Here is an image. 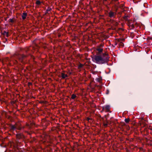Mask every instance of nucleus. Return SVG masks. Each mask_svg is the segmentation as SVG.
Instances as JSON below:
<instances>
[{
	"instance_id": "f257e3e1",
	"label": "nucleus",
	"mask_w": 152,
	"mask_h": 152,
	"mask_svg": "<svg viewBox=\"0 0 152 152\" xmlns=\"http://www.w3.org/2000/svg\"><path fill=\"white\" fill-rule=\"evenodd\" d=\"M92 58L93 61L99 64L107 63L109 61V58L105 53H103L102 55H95Z\"/></svg>"
},
{
	"instance_id": "f03ea898",
	"label": "nucleus",
	"mask_w": 152,
	"mask_h": 152,
	"mask_svg": "<svg viewBox=\"0 0 152 152\" xmlns=\"http://www.w3.org/2000/svg\"><path fill=\"white\" fill-rule=\"evenodd\" d=\"M27 56L23 54H20L18 53H15L12 56L11 60L13 61L15 64H18V62L16 59H18L20 62L22 64H25L26 63V58Z\"/></svg>"
},
{
	"instance_id": "7ed1b4c3",
	"label": "nucleus",
	"mask_w": 152,
	"mask_h": 152,
	"mask_svg": "<svg viewBox=\"0 0 152 152\" xmlns=\"http://www.w3.org/2000/svg\"><path fill=\"white\" fill-rule=\"evenodd\" d=\"M103 46V45L101 44L100 45L97 46L96 48V50L97 51V55H100L101 53L102 52L103 49L101 48V47H102Z\"/></svg>"
},
{
	"instance_id": "20e7f679",
	"label": "nucleus",
	"mask_w": 152,
	"mask_h": 152,
	"mask_svg": "<svg viewBox=\"0 0 152 152\" xmlns=\"http://www.w3.org/2000/svg\"><path fill=\"white\" fill-rule=\"evenodd\" d=\"M16 136L18 139V140H21V141H23L24 138V136L21 133L17 134L16 135ZM18 142H19V141H18Z\"/></svg>"
},
{
	"instance_id": "39448f33",
	"label": "nucleus",
	"mask_w": 152,
	"mask_h": 152,
	"mask_svg": "<svg viewBox=\"0 0 152 152\" xmlns=\"http://www.w3.org/2000/svg\"><path fill=\"white\" fill-rule=\"evenodd\" d=\"M116 13L111 11H110L108 13V16L110 18H115V17Z\"/></svg>"
},
{
	"instance_id": "423d86ee",
	"label": "nucleus",
	"mask_w": 152,
	"mask_h": 152,
	"mask_svg": "<svg viewBox=\"0 0 152 152\" xmlns=\"http://www.w3.org/2000/svg\"><path fill=\"white\" fill-rule=\"evenodd\" d=\"M17 128V126L15 125H12V124H9V129L10 131L11 132H13L15 131Z\"/></svg>"
},
{
	"instance_id": "0eeeda50",
	"label": "nucleus",
	"mask_w": 152,
	"mask_h": 152,
	"mask_svg": "<svg viewBox=\"0 0 152 152\" xmlns=\"http://www.w3.org/2000/svg\"><path fill=\"white\" fill-rule=\"evenodd\" d=\"M125 39H120V42L118 43L119 46L120 47H123L124 46V44L121 41H124L125 40Z\"/></svg>"
},
{
	"instance_id": "6e6552de",
	"label": "nucleus",
	"mask_w": 152,
	"mask_h": 152,
	"mask_svg": "<svg viewBox=\"0 0 152 152\" xmlns=\"http://www.w3.org/2000/svg\"><path fill=\"white\" fill-rule=\"evenodd\" d=\"M24 50L26 53H28L29 55L30 54L31 52V51L30 48H26L24 49Z\"/></svg>"
},
{
	"instance_id": "1a4fd4ad",
	"label": "nucleus",
	"mask_w": 152,
	"mask_h": 152,
	"mask_svg": "<svg viewBox=\"0 0 152 152\" xmlns=\"http://www.w3.org/2000/svg\"><path fill=\"white\" fill-rule=\"evenodd\" d=\"M110 108V106L109 105H107L104 106L103 107V109H105L107 110H109Z\"/></svg>"
},
{
	"instance_id": "9d476101",
	"label": "nucleus",
	"mask_w": 152,
	"mask_h": 152,
	"mask_svg": "<svg viewBox=\"0 0 152 152\" xmlns=\"http://www.w3.org/2000/svg\"><path fill=\"white\" fill-rule=\"evenodd\" d=\"M27 16V13H26L23 12L22 14V18L23 20H25L26 18V16Z\"/></svg>"
},
{
	"instance_id": "9b49d317",
	"label": "nucleus",
	"mask_w": 152,
	"mask_h": 152,
	"mask_svg": "<svg viewBox=\"0 0 152 152\" xmlns=\"http://www.w3.org/2000/svg\"><path fill=\"white\" fill-rule=\"evenodd\" d=\"M135 25L136 26V27H137L138 26H142L143 28L144 29L145 28L144 25L141 23V26H140V25L139 24L137 23L136 22L135 23Z\"/></svg>"
},
{
	"instance_id": "f8f14e48",
	"label": "nucleus",
	"mask_w": 152,
	"mask_h": 152,
	"mask_svg": "<svg viewBox=\"0 0 152 152\" xmlns=\"http://www.w3.org/2000/svg\"><path fill=\"white\" fill-rule=\"evenodd\" d=\"M120 39H115V45H116L117 44L118 45V43L120 42Z\"/></svg>"
},
{
	"instance_id": "ddd939ff",
	"label": "nucleus",
	"mask_w": 152,
	"mask_h": 152,
	"mask_svg": "<svg viewBox=\"0 0 152 152\" xmlns=\"http://www.w3.org/2000/svg\"><path fill=\"white\" fill-rule=\"evenodd\" d=\"M2 34L4 36H6L7 37H9V34L8 32L4 31Z\"/></svg>"
},
{
	"instance_id": "4468645a",
	"label": "nucleus",
	"mask_w": 152,
	"mask_h": 152,
	"mask_svg": "<svg viewBox=\"0 0 152 152\" xmlns=\"http://www.w3.org/2000/svg\"><path fill=\"white\" fill-rule=\"evenodd\" d=\"M61 77L63 79H65L66 77H68V75H67L65 74L64 73H61Z\"/></svg>"
},
{
	"instance_id": "2eb2a0df",
	"label": "nucleus",
	"mask_w": 152,
	"mask_h": 152,
	"mask_svg": "<svg viewBox=\"0 0 152 152\" xmlns=\"http://www.w3.org/2000/svg\"><path fill=\"white\" fill-rule=\"evenodd\" d=\"M130 29H133L134 28V26L133 23H132L129 27Z\"/></svg>"
},
{
	"instance_id": "dca6fc26",
	"label": "nucleus",
	"mask_w": 152,
	"mask_h": 152,
	"mask_svg": "<svg viewBox=\"0 0 152 152\" xmlns=\"http://www.w3.org/2000/svg\"><path fill=\"white\" fill-rule=\"evenodd\" d=\"M38 39L36 38L33 41V42L36 45L37 44L39 43V42H37L38 41Z\"/></svg>"
},
{
	"instance_id": "f3484780",
	"label": "nucleus",
	"mask_w": 152,
	"mask_h": 152,
	"mask_svg": "<svg viewBox=\"0 0 152 152\" xmlns=\"http://www.w3.org/2000/svg\"><path fill=\"white\" fill-rule=\"evenodd\" d=\"M127 21V24L129 27L132 24L131 23L130 21L129 20H128Z\"/></svg>"
},
{
	"instance_id": "a211bd4d",
	"label": "nucleus",
	"mask_w": 152,
	"mask_h": 152,
	"mask_svg": "<svg viewBox=\"0 0 152 152\" xmlns=\"http://www.w3.org/2000/svg\"><path fill=\"white\" fill-rule=\"evenodd\" d=\"M130 120V119L129 118H125L124 120V121H125V122L126 124H128V123H129Z\"/></svg>"
},
{
	"instance_id": "6ab92c4d",
	"label": "nucleus",
	"mask_w": 152,
	"mask_h": 152,
	"mask_svg": "<svg viewBox=\"0 0 152 152\" xmlns=\"http://www.w3.org/2000/svg\"><path fill=\"white\" fill-rule=\"evenodd\" d=\"M102 79V78H97L96 79V80L97 82H100Z\"/></svg>"
},
{
	"instance_id": "aec40b11",
	"label": "nucleus",
	"mask_w": 152,
	"mask_h": 152,
	"mask_svg": "<svg viewBox=\"0 0 152 152\" xmlns=\"http://www.w3.org/2000/svg\"><path fill=\"white\" fill-rule=\"evenodd\" d=\"M77 96L75 94H73L72 95L71 98L72 99H74Z\"/></svg>"
},
{
	"instance_id": "412c9836",
	"label": "nucleus",
	"mask_w": 152,
	"mask_h": 152,
	"mask_svg": "<svg viewBox=\"0 0 152 152\" xmlns=\"http://www.w3.org/2000/svg\"><path fill=\"white\" fill-rule=\"evenodd\" d=\"M52 10V9L50 7H48L47 9L46 10V11L47 12L50 11Z\"/></svg>"
},
{
	"instance_id": "4be33fe9",
	"label": "nucleus",
	"mask_w": 152,
	"mask_h": 152,
	"mask_svg": "<svg viewBox=\"0 0 152 152\" xmlns=\"http://www.w3.org/2000/svg\"><path fill=\"white\" fill-rule=\"evenodd\" d=\"M36 3L37 5H40L41 4V2L37 0L36 1Z\"/></svg>"
},
{
	"instance_id": "5701e85b",
	"label": "nucleus",
	"mask_w": 152,
	"mask_h": 152,
	"mask_svg": "<svg viewBox=\"0 0 152 152\" xmlns=\"http://www.w3.org/2000/svg\"><path fill=\"white\" fill-rule=\"evenodd\" d=\"M123 18H124V20H125L126 21H127V20H128V18H127V16H125L124 17H123Z\"/></svg>"
},
{
	"instance_id": "b1692460",
	"label": "nucleus",
	"mask_w": 152,
	"mask_h": 152,
	"mask_svg": "<svg viewBox=\"0 0 152 152\" xmlns=\"http://www.w3.org/2000/svg\"><path fill=\"white\" fill-rule=\"evenodd\" d=\"M87 120L88 121H89L90 120L92 121V119L91 118H90L89 117H87Z\"/></svg>"
},
{
	"instance_id": "393cba45",
	"label": "nucleus",
	"mask_w": 152,
	"mask_h": 152,
	"mask_svg": "<svg viewBox=\"0 0 152 152\" xmlns=\"http://www.w3.org/2000/svg\"><path fill=\"white\" fill-rule=\"evenodd\" d=\"M16 129H18V130H21L22 129V128H21V127H20V126H18V127H17V126Z\"/></svg>"
},
{
	"instance_id": "a878e982",
	"label": "nucleus",
	"mask_w": 152,
	"mask_h": 152,
	"mask_svg": "<svg viewBox=\"0 0 152 152\" xmlns=\"http://www.w3.org/2000/svg\"><path fill=\"white\" fill-rule=\"evenodd\" d=\"M9 20V21L11 23H13L14 22V20L12 19H10Z\"/></svg>"
},
{
	"instance_id": "bb28decb",
	"label": "nucleus",
	"mask_w": 152,
	"mask_h": 152,
	"mask_svg": "<svg viewBox=\"0 0 152 152\" xmlns=\"http://www.w3.org/2000/svg\"><path fill=\"white\" fill-rule=\"evenodd\" d=\"M103 125L104 126L107 127V123H105L104 122Z\"/></svg>"
},
{
	"instance_id": "cd10ccee",
	"label": "nucleus",
	"mask_w": 152,
	"mask_h": 152,
	"mask_svg": "<svg viewBox=\"0 0 152 152\" xmlns=\"http://www.w3.org/2000/svg\"><path fill=\"white\" fill-rule=\"evenodd\" d=\"M109 90H107V92H106V94H109Z\"/></svg>"
},
{
	"instance_id": "c85d7f7f",
	"label": "nucleus",
	"mask_w": 152,
	"mask_h": 152,
	"mask_svg": "<svg viewBox=\"0 0 152 152\" xmlns=\"http://www.w3.org/2000/svg\"><path fill=\"white\" fill-rule=\"evenodd\" d=\"M124 6V5L123 4H121V6H119V7H120V8H121L123 7Z\"/></svg>"
},
{
	"instance_id": "c756f323",
	"label": "nucleus",
	"mask_w": 152,
	"mask_h": 152,
	"mask_svg": "<svg viewBox=\"0 0 152 152\" xmlns=\"http://www.w3.org/2000/svg\"><path fill=\"white\" fill-rule=\"evenodd\" d=\"M99 118H101L102 120H104V118H102L101 117V115H99Z\"/></svg>"
},
{
	"instance_id": "7c9ffc66",
	"label": "nucleus",
	"mask_w": 152,
	"mask_h": 152,
	"mask_svg": "<svg viewBox=\"0 0 152 152\" xmlns=\"http://www.w3.org/2000/svg\"><path fill=\"white\" fill-rule=\"evenodd\" d=\"M15 39V41L16 42L18 41V39L16 38V39Z\"/></svg>"
},
{
	"instance_id": "2f4dec72",
	"label": "nucleus",
	"mask_w": 152,
	"mask_h": 152,
	"mask_svg": "<svg viewBox=\"0 0 152 152\" xmlns=\"http://www.w3.org/2000/svg\"><path fill=\"white\" fill-rule=\"evenodd\" d=\"M149 145L150 146L152 147V144H149Z\"/></svg>"
},
{
	"instance_id": "473e14b6",
	"label": "nucleus",
	"mask_w": 152,
	"mask_h": 152,
	"mask_svg": "<svg viewBox=\"0 0 152 152\" xmlns=\"http://www.w3.org/2000/svg\"><path fill=\"white\" fill-rule=\"evenodd\" d=\"M117 10H118V8H117L116 9L115 12H117Z\"/></svg>"
},
{
	"instance_id": "72a5a7b5",
	"label": "nucleus",
	"mask_w": 152,
	"mask_h": 152,
	"mask_svg": "<svg viewBox=\"0 0 152 152\" xmlns=\"http://www.w3.org/2000/svg\"><path fill=\"white\" fill-rule=\"evenodd\" d=\"M5 39L6 41H7V39H7V38H6V39Z\"/></svg>"
},
{
	"instance_id": "f704fd0d",
	"label": "nucleus",
	"mask_w": 152,
	"mask_h": 152,
	"mask_svg": "<svg viewBox=\"0 0 152 152\" xmlns=\"http://www.w3.org/2000/svg\"><path fill=\"white\" fill-rule=\"evenodd\" d=\"M147 38H152V37H147Z\"/></svg>"
},
{
	"instance_id": "c9c22d12",
	"label": "nucleus",
	"mask_w": 152,
	"mask_h": 152,
	"mask_svg": "<svg viewBox=\"0 0 152 152\" xmlns=\"http://www.w3.org/2000/svg\"><path fill=\"white\" fill-rule=\"evenodd\" d=\"M48 13V12H47L46 11V12H45V14H46L47 13Z\"/></svg>"
},
{
	"instance_id": "e433bc0d",
	"label": "nucleus",
	"mask_w": 152,
	"mask_h": 152,
	"mask_svg": "<svg viewBox=\"0 0 152 152\" xmlns=\"http://www.w3.org/2000/svg\"><path fill=\"white\" fill-rule=\"evenodd\" d=\"M58 37H61V35L59 34L58 35Z\"/></svg>"
},
{
	"instance_id": "4c0bfd02",
	"label": "nucleus",
	"mask_w": 152,
	"mask_h": 152,
	"mask_svg": "<svg viewBox=\"0 0 152 152\" xmlns=\"http://www.w3.org/2000/svg\"><path fill=\"white\" fill-rule=\"evenodd\" d=\"M142 123H143V124L144 125H144H144V122H142Z\"/></svg>"
},
{
	"instance_id": "58836bf2",
	"label": "nucleus",
	"mask_w": 152,
	"mask_h": 152,
	"mask_svg": "<svg viewBox=\"0 0 152 152\" xmlns=\"http://www.w3.org/2000/svg\"><path fill=\"white\" fill-rule=\"evenodd\" d=\"M147 40H148V39H148V38H147Z\"/></svg>"
},
{
	"instance_id": "ea45409f",
	"label": "nucleus",
	"mask_w": 152,
	"mask_h": 152,
	"mask_svg": "<svg viewBox=\"0 0 152 152\" xmlns=\"http://www.w3.org/2000/svg\"><path fill=\"white\" fill-rule=\"evenodd\" d=\"M142 120H143V118H142Z\"/></svg>"
},
{
	"instance_id": "a19ab883",
	"label": "nucleus",
	"mask_w": 152,
	"mask_h": 152,
	"mask_svg": "<svg viewBox=\"0 0 152 152\" xmlns=\"http://www.w3.org/2000/svg\"><path fill=\"white\" fill-rule=\"evenodd\" d=\"M134 37V36H132V38L133 37Z\"/></svg>"
},
{
	"instance_id": "79ce46f5",
	"label": "nucleus",
	"mask_w": 152,
	"mask_h": 152,
	"mask_svg": "<svg viewBox=\"0 0 152 152\" xmlns=\"http://www.w3.org/2000/svg\"><path fill=\"white\" fill-rule=\"evenodd\" d=\"M136 37L137 38V36H136Z\"/></svg>"
},
{
	"instance_id": "37998d69",
	"label": "nucleus",
	"mask_w": 152,
	"mask_h": 152,
	"mask_svg": "<svg viewBox=\"0 0 152 152\" xmlns=\"http://www.w3.org/2000/svg\"><path fill=\"white\" fill-rule=\"evenodd\" d=\"M112 21H114V20H112Z\"/></svg>"
},
{
	"instance_id": "c03bdc74",
	"label": "nucleus",
	"mask_w": 152,
	"mask_h": 152,
	"mask_svg": "<svg viewBox=\"0 0 152 152\" xmlns=\"http://www.w3.org/2000/svg\"><path fill=\"white\" fill-rule=\"evenodd\" d=\"M31 84V83H29V84Z\"/></svg>"
},
{
	"instance_id": "a18cd8bd",
	"label": "nucleus",
	"mask_w": 152,
	"mask_h": 152,
	"mask_svg": "<svg viewBox=\"0 0 152 152\" xmlns=\"http://www.w3.org/2000/svg\"><path fill=\"white\" fill-rule=\"evenodd\" d=\"M31 84V83H29V84Z\"/></svg>"
},
{
	"instance_id": "49530a36",
	"label": "nucleus",
	"mask_w": 152,
	"mask_h": 152,
	"mask_svg": "<svg viewBox=\"0 0 152 152\" xmlns=\"http://www.w3.org/2000/svg\"><path fill=\"white\" fill-rule=\"evenodd\" d=\"M0 76H1V75H0Z\"/></svg>"
}]
</instances>
